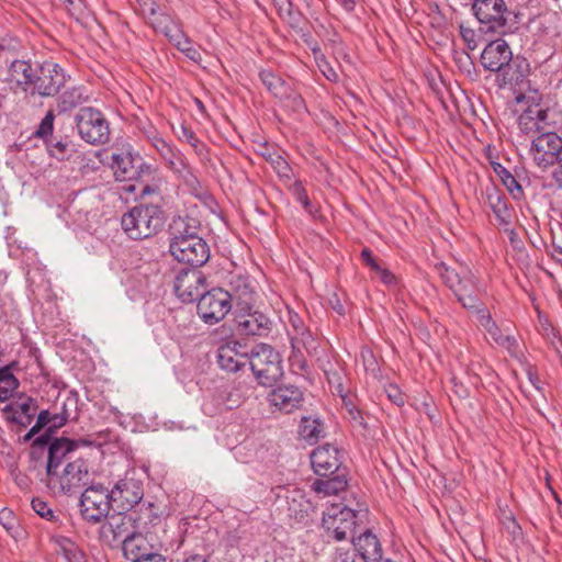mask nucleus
Here are the masks:
<instances>
[{
    "label": "nucleus",
    "instance_id": "47",
    "mask_svg": "<svg viewBox=\"0 0 562 562\" xmlns=\"http://www.w3.org/2000/svg\"><path fill=\"white\" fill-rule=\"evenodd\" d=\"M55 113L53 110H48L43 120L41 121L36 132V137L45 140H49L53 137Z\"/></svg>",
    "mask_w": 562,
    "mask_h": 562
},
{
    "label": "nucleus",
    "instance_id": "62",
    "mask_svg": "<svg viewBox=\"0 0 562 562\" xmlns=\"http://www.w3.org/2000/svg\"><path fill=\"white\" fill-rule=\"evenodd\" d=\"M61 550L64 557L68 561L72 557V554H75V550H79V548L72 541L64 539L61 542Z\"/></svg>",
    "mask_w": 562,
    "mask_h": 562
},
{
    "label": "nucleus",
    "instance_id": "45",
    "mask_svg": "<svg viewBox=\"0 0 562 562\" xmlns=\"http://www.w3.org/2000/svg\"><path fill=\"white\" fill-rule=\"evenodd\" d=\"M0 525L13 538L19 537L21 533L19 518L15 516L13 510L7 507L0 509Z\"/></svg>",
    "mask_w": 562,
    "mask_h": 562
},
{
    "label": "nucleus",
    "instance_id": "6",
    "mask_svg": "<svg viewBox=\"0 0 562 562\" xmlns=\"http://www.w3.org/2000/svg\"><path fill=\"white\" fill-rule=\"evenodd\" d=\"M74 122L79 137L86 143L100 146L110 140V123L97 108L82 106L76 113Z\"/></svg>",
    "mask_w": 562,
    "mask_h": 562
},
{
    "label": "nucleus",
    "instance_id": "19",
    "mask_svg": "<svg viewBox=\"0 0 562 562\" xmlns=\"http://www.w3.org/2000/svg\"><path fill=\"white\" fill-rule=\"evenodd\" d=\"M235 322L237 330L241 335L262 337L271 331L270 318L254 307L235 310Z\"/></svg>",
    "mask_w": 562,
    "mask_h": 562
},
{
    "label": "nucleus",
    "instance_id": "32",
    "mask_svg": "<svg viewBox=\"0 0 562 562\" xmlns=\"http://www.w3.org/2000/svg\"><path fill=\"white\" fill-rule=\"evenodd\" d=\"M356 551L364 562H380L382 559V547L370 530H366L358 538H352Z\"/></svg>",
    "mask_w": 562,
    "mask_h": 562
},
{
    "label": "nucleus",
    "instance_id": "3",
    "mask_svg": "<svg viewBox=\"0 0 562 562\" xmlns=\"http://www.w3.org/2000/svg\"><path fill=\"white\" fill-rule=\"evenodd\" d=\"M165 216L157 205H138L122 216L121 224L130 238L139 240L157 234L164 226Z\"/></svg>",
    "mask_w": 562,
    "mask_h": 562
},
{
    "label": "nucleus",
    "instance_id": "42",
    "mask_svg": "<svg viewBox=\"0 0 562 562\" xmlns=\"http://www.w3.org/2000/svg\"><path fill=\"white\" fill-rule=\"evenodd\" d=\"M493 171L499 177L503 184L515 200H520L524 196V190L516 178L499 162H491Z\"/></svg>",
    "mask_w": 562,
    "mask_h": 562
},
{
    "label": "nucleus",
    "instance_id": "25",
    "mask_svg": "<svg viewBox=\"0 0 562 562\" xmlns=\"http://www.w3.org/2000/svg\"><path fill=\"white\" fill-rule=\"evenodd\" d=\"M529 71L530 67L526 58L513 56L510 61L497 72V86L499 88L520 86L529 75Z\"/></svg>",
    "mask_w": 562,
    "mask_h": 562
},
{
    "label": "nucleus",
    "instance_id": "41",
    "mask_svg": "<svg viewBox=\"0 0 562 562\" xmlns=\"http://www.w3.org/2000/svg\"><path fill=\"white\" fill-rule=\"evenodd\" d=\"M278 15L292 29H300L303 23L302 12L294 7L291 0H272Z\"/></svg>",
    "mask_w": 562,
    "mask_h": 562
},
{
    "label": "nucleus",
    "instance_id": "16",
    "mask_svg": "<svg viewBox=\"0 0 562 562\" xmlns=\"http://www.w3.org/2000/svg\"><path fill=\"white\" fill-rule=\"evenodd\" d=\"M112 168L116 180H140L145 175L150 176L151 168L142 158L134 157L128 151L112 155Z\"/></svg>",
    "mask_w": 562,
    "mask_h": 562
},
{
    "label": "nucleus",
    "instance_id": "34",
    "mask_svg": "<svg viewBox=\"0 0 562 562\" xmlns=\"http://www.w3.org/2000/svg\"><path fill=\"white\" fill-rule=\"evenodd\" d=\"M292 355L291 358L301 367H304L303 350L312 355L317 349L316 340L306 328L297 334H290Z\"/></svg>",
    "mask_w": 562,
    "mask_h": 562
},
{
    "label": "nucleus",
    "instance_id": "30",
    "mask_svg": "<svg viewBox=\"0 0 562 562\" xmlns=\"http://www.w3.org/2000/svg\"><path fill=\"white\" fill-rule=\"evenodd\" d=\"M483 194L498 224L507 227L512 223L513 213L504 193L496 187L490 186L486 187Z\"/></svg>",
    "mask_w": 562,
    "mask_h": 562
},
{
    "label": "nucleus",
    "instance_id": "64",
    "mask_svg": "<svg viewBox=\"0 0 562 562\" xmlns=\"http://www.w3.org/2000/svg\"><path fill=\"white\" fill-rule=\"evenodd\" d=\"M33 418H34V416H27V415H21V414H13V415L9 416V419L11 422L19 424L22 427L29 426L32 423Z\"/></svg>",
    "mask_w": 562,
    "mask_h": 562
},
{
    "label": "nucleus",
    "instance_id": "17",
    "mask_svg": "<svg viewBox=\"0 0 562 562\" xmlns=\"http://www.w3.org/2000/svg\"><path fill=\"white\" fill-rule=\"evenodd\" d=\"M110 491L119 510H131L144 497L143 482L128 476L119 480Z\"/></svg>",
    "mask_w": 562,
    "mask_h": 562
},
{
    "label": "nucleus",
    "instance_id": "56",
    "mask_svg": "<svg viewBox=\"0 0 562 562\" xmlns=\"http://www.w3.org/2000/svg\"><path fill=\"white\" fill-rule=\"evenodd\" d=\"M290 191H291L292 195L294 196V199L301 204L308 198L307 192L304 189L301 181H295L291 186Z\"/></svg>",
    "mask_w": 562,
    "mask_h": 562
},
{
    "label": "nucleus",
    "instance_id": "33",
    "mask_svg": "<svg viewBox=\"0 0 562 562\" xmlns=\"http://www.w3.org/2000/svg\"><path fill=\"white\" fill-rule=\"evenodd\" d=\"M161 34H164L169 40L170 43L176 45L177 48L180 52H182L189 59L195 63L201 60L200 52L192 45L191 41L184 35L177 20Z\"/></svg>",
    "mask_w": 562,
    "mask_h": 562
},
{
    "label": "nucleus",
    "instance_id": "54",
    "mask_svg": "<svg viewBox=\"0 0 562 562\" xmlns=\"http://www.w3.org/2000/svg\"><path fill=\"white\" fill-rule=\"evenodd\" d=\"M69 418V415L66 411H64L61 414H52V422L48 425V428L45 434H48L52 438V434L55 432L56 429L63 427Z\"/></svg>",
    "mask_w": 562,
    "mask_h": 562
},
{
    "label": "nucleus",
    "instance_id": "1",
    "mask_svg": "<svg viewBox=\"0 0 562 562\" xmlns=\"http://www.w3.org/2000/svg\"><path fill=\"white\" fill-rule=\"evenodd\" d=\"M438 270L443 283L453 292L458 302L465 310L475 313L477 318L484 314L483 311H488L475 294V291L479 290V282L470 270L467 269L460 273L445 263H441Z\"/></svg>",
    "mask_w": 562,
    "mask_h": 562
},
{
    "label": "nucleus",
    "instance_id": "55",
    "mask_svg": "<svg viewBox=\"0 0 562 562\" xmlns=\"http://www.w3.org/2000/svg\"><path fill=\"white\" fill-rule=\"evenodd\" d=\"M65 3L68 4L69 12L77 16V19L85 15L87 7L83 0H66Z\"/></svg>",
    "mask_w": 562,
    "mask_h": 562
},
{
    "label": "nucleus",
    "instance_id": "51",
    "mask_svg": "<svg viewBox=\"0 0 562 562\" xmlns=\"http://www.w3.org/2000/svg\"><path fill=\"white\" fill-rule=\"evenodd\" d=\"M459 32L467 47L470 50H474L477 47V36L475 31L464 24H460Z\"/></svg>",
    "mask_w": 562,
    "mask_h": 562
},
{
    "label": "nucleus",
    "instance_id": "48",
    "mask_svg": "<svg viewBox=\"0 0 562 562\" xmlns=\"http://www.w3.org/2000/svg\"><path fill=\"white\" fill-rule=\"evenodd\" d=\"M33 510L42 518L54 521L56 519V516L54 514V510L48 505L47 502L43 501L40 497H34L31 502Z\"/></svg>",
    "mask_w": 562,
    "mask_h": 562
},
{
    "label": "nucleus",
    "instance_id": "9",
    "mask_svg": "<svg viewBox=\"0 0 562 562\" xmlns=\"http://www.w3.org/2000/svg\"><path fill=\"white\" fill-rule=\"evenodd\" d=\"M472 11L482 32L505 34L507 8L504 0H474Z\"/></svg>",
    "mask_w": 562,
    "mask_h": 562
},
{
    "label": "nucleus",
    "instance_id": "52",
    "mask_svg": "<svg viewBox=\"0 0 562 562\" xmlns=\"http://www.w3.org/2000/svg\"><path fill=\"white\" fill-rule=\"evenodd\" d=\"M271 165H272L273 169L277 171V173L279 175V177L286 178V179L291 178L292 169H291L290 165L283 159L282 156L278 155L274 158H272Z\"/></svg>",
    "mask_w": 562,
    "mask_h": 562
},
{
    "label": "nucleus",
    "instance_id": "44",
    "mask_svg": "<svg viewBox=\"0 0 562 562\" xmlns=\"http://www.w3.org/2000/svg\"><path fill=\"white\" fill-rule=\"evenodd\" d=\"M182 136L180 138L184 139L188 144L192 146L195 154L200 157L202 161L210 159V153L207 146L201 142L195 133L188 126L181 125Z\"/></svg>",
    "mask_w": 562,
    "mask_h": 562
},
{
    "label": "nucleus",
    "instance_id": "22",
    "mask_svg": "<svg viewBox=\"0 0 562 562\" xmlns=\"http://www.w3.org/2000/svg\"><path fill=\"white\" fill-rule=\"evenodd\" d=\"M513 57L512 49L506 41L498 38L490 42L481 54V64L484 69L498 72Z\"/></svg>",
    "mask_w": 562,
    "mask_h": 562
},
{
    "label": "nucleus",
    "instance_id": "26",
    "mask_svg": "<svg viewBox=\"0 0 562 562\" xmlns=\"http://www.w3.org/2000/svg\"><path fill=\"white\" fill-rule=\"evenodd\" d=\"M128 516H113L106 522L102 524L100 527V539L103 543L114 547L117 543H122L124 547V541L127 538H131L134 532H130L128 530Z\"/></svg>",
    "mask_w": 562,
    "mask_h": 562
},
{
    "label": "nucleus",
    "instance_id": "46",
    "mask_svg": "<svg viewBox=\"0 0 562 562\" xmlns=\"http://www.w3.org/2000/svg\"><path fill=\"white\" fill-rule=\"evenodd\" d=\"M37 411V404L36 401L32 397H26L21 403L10 404L4 408L5 413L13 414H21V415H27V416H35Z\"/></svg>",
    "mask_w": 562,
    "mask_h": 562
},
{
    "label": "nucleus",
    "instance_id": "14",
    "mask_svg": "<svg viewBox=\"0 0 562 562\" xmlns=\"http://www.w3.org/2000/svg\"><path fill=\"white\" fill-rule=\"evenodd\" d=\"M130 1L135 13L157 33H162L176 21L173 14L166 5H161L159 0Z\"/></svg>",
    "mask_w": 562,
    "mask_h": 562
},
{
    "label": "nucleus",
    "instance_id": "15",
    "mask_svg": "<svg viewBox=\"0 0 562 562\" xmlns=\"http://www.w3.org/2000/svg\"><path fill=\"white\" fill-rule=\"evenodd\" d=\"M530 151L539 167L561 165L562 138L551 131L542 133L532 140Z\"/></svg>",
    "mask_w": 562,
    "mask_h": 562
},
{
    "label": "nucleus",
    "instance_id": "8",
    "mask_svg": "<svg viewBox=\"0 0 562 562\" xmlns=\"http://www.w3.org/2000/svg\"><path fill=\"white\" fill-rule=\"evenodd\" d=\"M234 306L231 296L222 288H213L204 292L198 300V314L209 325L221 322Z\"/></svg>",
    "mask_w": 562,
    "mask_h": 562
},
{
    "label": "nucleus",
    "instance_id": "18",
    "mask_svg": "<svg viewBox=\"0 0 562 562\" xmlns=\"http://www.w3.org/2000/svg\"><path fill=\"white\" fill-rule=\"evenodd\" d=\"M274 412L291 414L303 406V391L295 385L284 384L272 389L267 397Z\"/></svg>",
    "mask_w": 562,
    "mask_h": 562
},
{
    "label": "nucleus",
    "instance_id": "50",
    "mask_svg": "<svg viewBox=\"0 0 562 562\" xmlns=\"http://www.w3.org/2000/svg\"><path fill=\"white\" fill-rule=\"evenodd\" d=\"M46 145L52 156L58 159H63L68 149V143L63 142L60 139H56L55 137H52L49 140H47Z\"/></svg>",
    "mask_w": 562,
    "mask_h": 562
},
{
    "label": "nucleus",
    "instance_id": "11",
    "mask_svg": "<svg viewBox=\"0 0 562 562\" xmlns=\"http://www.w3.org/2000/svg\"><path fill=\"white\" fill-rule=\"evenodd\" d=\"M356 512L340 504L333 505L323 515L322 526L328 536L342 541L356 525Z\"/></svg>",
    "mask_w": 562,
    "mask_h": 562
},
{
    "label": "nucleus",
    "instance_id": "58",
    "mask_svg": "<svg viewBox=\"0 0 562 562\" xmlns=\"http://www.w3.org/2000/svg\"><path fill=\"white\" fill-rule=\"evenodd\" d=\"M375 273L379 276L381 282H383L385 285L391 286L396 284V277L389 269L380 266V269L376 270Z\"/></svg>",
    "mask_w": 562,
    "mask_h": 562
},
{
    "label": "nucleus",
    "instance_id": "60",
    "mask_svg": "<svg viewBox=\"0 0 562 562\" xmlns=\"http://www.w3.org/2000/svg\"><path fill=\"white\" fill-rule=\"evenodd\" d=\"M289 323L291 325L292 331H289L290 334H297L301 330L306 329L304 322L301 319V317L297 314H290Z\"/></svg>",
    "mask_w": 562,
    "mask_h": 562
},
{
    "label": "nucleus",
    "instance_id": "7",
    "mask_svg": "<svg viewBox=\"0 0 562 562\" xmlns=\"http://www.w3.org/2000/svg\"><path fill=\"white\" fill-rule=\"evenodd\" d=\"M113 506L111 491L100 483L88 486L79 499L82 518L92 524L105 518Z\"/></svg>",
    "mask_w": 562,
    "mask_h": 562
},
{
    "label": "nucleus",
    "instance_id": "10",
    "mask_svg": "<svg viewBox=\"0 0 562 562\" xmlns=\"http://www.w3.org/2000/svg\"><path fill=\"white\" fill-rule=\"evenodd\" d=\"M66 82L67 77L63 67L53 61H45L35 71L32 94L36 93L42 98L55 97Z\"/></svg>",
    "mask_w": 562,
    "mask_h": 562
},
{
    "label": "nucleus",
    "instance_id": "13",
    "mask_svg": "<svg viewBox=\"0 0 562 562\" xmlns=\"http://www.w3.org/2000/svg\"><path fill=\"white\" fill-rule=\"evenodd\" d=\"M169 251L177 261L194 268L205 265L211 255L207 243L201 236L169 243Z\"/></svg>",
    "mask_w": 562,
    "mask_h": 562
},
{
    "label": "nucleus",
    "instance_id": "31",
    "mask_svg": "<svg viewBox=\"0 0 562 562\" xmlns=\"http://www.w3.org/2000/svg\"><path fill=\"white\" fill-rule=\"evenodd\" d=\"M90 95L85 86H75L67 88L55 100L56 111L58 114L68 113L74 109L88 102Z\"/></svg>",
    "mask_w": 562,
    "mask_h": 562
},
{
    "label": "nucleus",
    "instance_id": "39",
    "mask_svg": "<svg viewBox=\"0 0 562 562\" xmlns=\"http://www.w3.org/2000/svg\"><path fill=\"white\" fill-rule=\"evenodd\" d=\"M299 434L308 443H316L325 436L324 423L318 417L304 416L300 423Z\"/></svg>",
    "mask_w": 562,
    "mask_h": 562
},
{
    "label": "nucleus",
    "instance_id": "36",
    "mask_svg": "<svg viewBox=\"0 0 562 562\" xmlns=\"http://www.w3.org/2000/svg\"><path fill=\"white\" fill-rule=\"evenodd\" d=\"M8 74L9 81L26 92L32 87L35 71L30 61L15 59L11 63Z\"/></svg>",
    "mask_w": 562,
    "mask_h": 562
},
{
    "label": "nucleus",
    "instance_id": "23",
    "mask_svg": "<svg viewBox=\"0 0 562 562\" xmlns=\"http://www.w3.org/2000/svg\"><path fill=\"white\" fill-rule=\"evenodd\" d=\"M338 453V449L329 443L316 448L311 454L314 472L324 477L338 472L341 464Z\"/></svg>",
    "mask_w": 562,
    "mask_h": 562
},
{
    "label": "nucleus",
    "instance_id": "12",
    "mask_svg": "<svg viewBox=\"0 0 562 562\" xmlns=\"http://www.w3.org/2000/svg\"><path fill=\"white\" fill-rule=\"evenodd\" d=\"M206 278L198 268H181L175 277L173 290L183 303H192L204 293Z\"/></svg>",
    "mask_w": 562,
    "mask_h": 562
},
{
    "label": "nucleus",
    "instance_id": "27",
    "mask_svg": "<svg viewBox=\"0 0 562 562\" xmlns=\"http://www.w3.org/2000/svg\"><path fill=\"white\" fill-rule=\"evenodd\" d=\"M259 78L262 85L267 88V90L272 93L276 98L283 99H292L293 104L296 109H301L304 106V101L302 97L297 93H294L290 86L277 74H274L270 69H263L259 72Z\"/></svg>",
    "mask_w": 562,
    "mask_h": 562
},
{
    "label": "nucleus",
    "instance_id": "43",
    "mask_svg": "<svg viewBox=\"0 0 562 562\" xmlns=\"http://www.w3.org/2000/svg\"><path fill=\"white\" fill-rule=\"evenodd\" d=\"M19 387V380L14 376L10 367L0 369V402L8 401Z\"/></svg>",
    "mask_w": 562,
    "mask_h": 562
},
{
    "label": "nucleus",
    "instance_id": "29",
    "mask_svg": "<svg viewBox=\"0 0 562 562\" xmlns=\"http://www.w3.org/2000/svg\"><path fill=\"white\" fill-rule=\"evenodd\" d=\"M201 223L198 218L186 215L173 216L168 228L169 243H178L199 237Z\"/></svg>",
    "mask_w": 562,
    "mask_h": 562
},
{
    "label": "nucleus",
    "instance_id": "40",
    "mask_svg": "<svg viewBox=\"0 0 562 562\" xmlns=\"http://www.w3.org/2000/svg\"><path fill=\"white\" fill-rule=\"evenodd\" d=\"M312 487L325 496L337 495L347 487V479L344 473H339L331 477L315 480Z\"/></svg>",
    "mask_w": 562,
    "mask_h": 562
},
{
    "label": "nucleus",
    "instance_id": "57",
    "mask_svg": "<svg viewBox=\"0 0 562 562\" xmlns=\"http://www.w3.org/2000/svg\"><path fill=\"white\" fill-rule=\"evenodd\" d=\"M360 256H361L362 261H363L368 267H370V269H371L372 271H374V272H375L376 270H379V269H380V263H379V261L373 257L372 251H371L369 248H363V249L361 250Z\"/></svg>",
    "mask_w": 562,
    "mask_h": 562
},
{
    "label": "nucleus",
    "instance_id": "4",
    "mask_svg": "<svg viewBox=\"0 0 562 562\" xmlns=\"http://www.w3.org/2000/svg\"><path fill=\"white\" fill-rule=\"evenodd\" d=\"M91 481L88 460L79 457L68 461L61 471L47 475V486L55 493L70 495L88 485Z\"/></svg>",
    "mask_w": 562,
    "mask_h": 562
},
{
    "label": "nucleus",
    "instance_id": "38",
    "mask_svg": "<svg viewBox=\"0 0 562 562\" xmlns=\"http://www.w3.org/2000/svg\"><path fill=\"white\" fill-rule=\"evenodd\" d=\"M483 315L479 317L480 325L485 329L490 337L504 348L510 349L516 345V339L513 336L504 335L496 323L493 321L488 311H483Z\"/></svg>",
    "mask_w": 562,
    "mask_h": 562
},
{
    "label": "nucleus",
    "instance_id": "37",
    "mask_svg": "<svg viewBox=\"0 0 562 562\" xmlns=\"http://www.w3.org/2000/svg\"><path fill=\"white\" fill-rule=\"evenodd\" d=\"M123 551L125 557L132 562H137L140 559L158 553L142 535L136 533L124 541Z\"/></svg>",
    "mask_w": 562,
    "mask_h": 562
},
{
    "label": "nucleus",
    "instance_id": "5",
    "mask_svg": "<svg viewBox=\"0 0 562 562\" xmlns=\"http://www.w3.org/2000/svg\"><path fill=\"white\" fill-rule=\"evenodd\" d=\"M248 359L256 380L263 386H272L283 375L281 356L270 345H256L249 352Z\"/></svg>",
    "mask_w": 562,
    "mask_h": 562
},
{
    "label": "nucleus",
    "instance_id": "35",
    "mask_svg": "<svg viewBox=\"0 0 562 562\" xmlns=\"http://www.w3.org/2000/svg\"><path fill=\"white\" fill-rule=\"evenodd\" d=\"M149 140L170 169L179 172L184 168V161L181 153L173 148L157 133L150 136Z\"/></svg>",
    "mask_w": 562,
    "mask_h": 562
},
{
    "label": "nucleus",
    "instance_id": "24",
    "mask_svg": "<svg viewBox=\"0 0 562 562\" xmlns=\"http://www.w3.org/2000/svg\"><path fill=\"white\" fill-rule=\"evenodd\" d=\"M229 290H226L231 296L232 305L235 310H248L254 307L256 301V292L251 282L247 277L233 276L228 282Z\"/></svg>",
    "mask_w": 562,
    "mask_h": 562
},
{
    "label": "nucleus",
    "instance_id": "59",
    "mask_svg": "<svg viewBox=\"0 0 562 562\" xmlns=\"http://www.w3.org/2000/svg\"><path fill=\"white\" fill-rule=\"evenodd\" d=\"M348 409V414L350 416V419L358 424L359 426H362L363 428H367V424L364 422L362 412L358 409L355 405H346Z\"/></svg>",
    "mask_w": 562,
    "mask_h": 562
},
{
    "label": "nucleus",
    "instance_id": "49",
    "mask_svg": "<svg viewBox=\"0 0 562 562\" xmlns=\"http://www.w3.org/2000/svg\"><path fill=\"white\" fill-rule=\"evenodd\" d=\"M137 184H126L123 187V190L126 192H134L137 188L139 189V195L146 196L151 194H157L159 192V186L157 183H143L142 181H137Z\"/></svg>",
    "mask_w": 562,
    "mask_h": 562
},
{
    "label": "nucleus",
    "instance_id": "61",
    "mask_svg": "<svg viewBox=\"0 0 562 562\" xmlns=\"http://www.w3.org/2000/svg\"><path fill=\"white\" fill-rule=\"evenodd\" d=\"M451 383L453 385V393L459 397V398H465L468 397L469 395V390L467 386H464V384L462 382H459L457 380V378L453 375L451 378Z\"/></svg>",
    "mask_w": 562,
    "mask_h": 562
},
{
    "label": "nucleus",
    "instance_id": "63",
    "mask_svg": "<svg viewBox=\"0 0 562 562\" xmlns=\"http://www.w3.org/2000/svg\"><path fill=\"white\" fill-rule=\"evenodd\" d=\"M50 417L52 414L49 413V411L45 409L40 412V414L37 415L36 424L34 426L41 430L42 428L49 425V423L52 422Z\"/></svg>",
    "mask_w": 562,
    "mask_h": 562
},
{
    "label": "nucleus",
    "instance_id": "20",
    "mask_svg": "<svg viewBox=\"0 0 562 562\" xmlns=\"http://www.w3.org/2000/svg\"><path fill=\"white\" fill-rule=\"evenodd\" d=\"M554 124L549 108H542L540 104L528 106L518 117V126L525 134H542Z\"/></svg>",
    "mask_w": 562,
    "mask_h": 562
},
{
    "label": "nucleus",
    "instance_id": "53",
    "mask_svg": "<svg viewBox=\"0 0 562 562\" xmlns=\"http://www.w3.org/2000/svg\"><path fill=\"white\" fill-rule=\"evenodd\" d=\"M317 66L327 80L331 82H337L339 80L338 72L324 57L317 59Z\"/></svg>",
    "mask_w": 562,
    "mask_h": 562
},
{
    "label": "nucleus",
    "instance_id": "28",
    "mask_svg": "<svg viewBox=\"0 0 562 562\" xmlns=\"http://www.w3.org/2000/svg\"><path fill=\"white\" fill-rule=\"evenodd\" d=\"M164 517L161 503L145 501L136 505V509L128 515V521H134L137 528H147L160 524Z\"/></svg>",
    "mask_w": 562,
    "mask_h": 562
},
{
    "label": "nucleus",
    "instance_id": "21",
    "mask_svg": "<svg viewBox=\"0 0 562 562\" xmlns=\"http://www.w3.org/2000/svg\"><path fill=\"white\" fill-rule=\"evenodd\" d=\"M246 346L237 340H228L217 349V363L228 372H237L248 363Z\"/></svg>",
    "mask_w": 562,
    "mask_h": 562
},
{
    "label": "nucleus",
    "instance_id": "2",
    "mask_svg": "<svg viewBox=\"0 0 562 562\" xmlns=\"http://www.w3.org/2000/svg\"><path fill=\"white\" fill-rule=\"evenodd\" d=\"M89 439H68L65 437L50 438L48 434L34 439L31 447V458L37 459L47 449L46 476L59 469L64 462L72 461L71 454L79 447L91 446Z\"/></svg>",
    "mask_w": 562,
    "mask_h": 562
}]
</instances>
